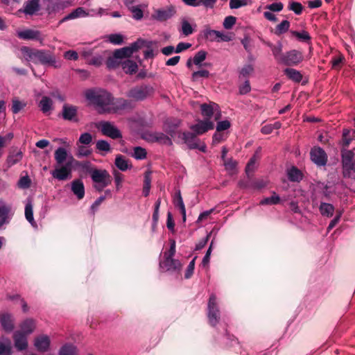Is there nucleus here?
I'll return each mask as SVG.
<instances>
[{"label": "nucleus", "instance_id": "nucleus-1", "mask_svg": "<svg viewBox=\"0 0 355 355\" xmlns=\"http://www.w3.org/2000/svg\"><path fill=\"white\" fill-rule=\"evenodd\" d=\"M85 96L91 103L98 108L101 113L109 111L110 95L101 89H89L85 91Z\"/></svg>", "mask_w": 355, "mask_h": 355}, {"label": "nucleus", "instance_id": "nucleus-2", "mask_svg": "<svg viewBox=\"0 0 355 355\" xmlns=\"http://www.w3.org/2000/svg\"><path fill=\"white\" fill-rule=\"evenodd\" d=\"M176 244L174 239L170 240V248L164 252L163 260L159 263V269L162 271L179 272L182 264L179 260L173 259L175 254Z\"/></svg>", "mask_w": 355, "mask_h": 355}, {"label": "nucleus", "instance_id": "nucleus-3", "mask_svg": "<svg viewBox=\"0 0 355 355\" xmlns=\"http://www.w3.org/2000/svg\"><path fill=\"white\" fill-rule=\"evenodd\" d=\"M154 88L150 85L142 84L132 87L128 92V97L135 101H143L150 97Z\"/></svg>", "mask_w": 355, "mask_h": 355}, {"label": "nucleus", "instance_id": "nucleus-4", "mask_svg": "<svg viewBox=\"0 0 355 355\" xmlns=\"http://www.w3.org/2000/svg\"><path fill=\"white\" fill-rule=\"evenodd\" d=\"M141 137L148 142L158 143L167 146H171L173 144L168 136L160 132L145 131L142 133Z\"/></svg>", "mask_w": 355, "mask_h": 355}, {"label": "nucleus", "instance_id": "nucleus-5", "mask_svg": "<svg viewBox=\"0 0 355 355\" xmlns=\"http://www.w3.org/2000/svg\"><path fill=\"white\" fill-rule=\"evenodd\" d=\"M341 155L343 175L345 177H349L352 172L355 173L354 153L352 150L343 149Z\"/></svg>", "mask_w": 355, "mask_h": 355}, {"label": "nucleus", "instance_id": "nucleus-6", "mask_svg": "<svg viewBox=\"0 0 355 355\" xmlns=\"http://www.w3.org/2000/svg\"><path fill=\"white\" fill-rule=\"evenodd\" d=\"M207 318L209 323L215 327L220 319V311L216 302V297L211 294L209 297L207 304Z\"/></svg>", "mask_w": 355, "mask_h": 355}, {"label": "nucleus", "instance_id": "nucleus-7", "mask_svg": "<svg viewBox=\"0 0 355 355\" xmlns=\"http://www.w3.org/2000/svg\"><path fill=\"white\" fill-rule=\"evenodd\" d=\"M91 178L98 191L105 188L110 182V174L105 170L94 169L90 171Z\"/></svg>", "mask_w": 355, "mask_h": 355}, {"label": "nucleus", "instance_id": "nucleus-8", "mask_svg": "<svg viewBox=\"0 0 355 355\" xmlns=\"http://www.w3.org/2000/svg\"><path fill=\"white\" fill-rule=\"evenodd\" d=\"M303 58L302 51L293 49L284 53L280 64L286 66H296L303 60Z\"/></svg>", "mask_w": 355, "mask_h": 355}, {"label": "nucleus", "instance_id": "nucleus-9", "mask_svg": "<svg viewBox=\"0 0 355 355\" xmlns=\"http://www.w3.org/2000/svg\"><path fill=\"white\" fill-rule=\"evenodd\" d=\"M72 165L71 162L68 161L64 165L53 170L51 173L52 176L58 180H67L71 178Z\"/></svg>", "mask_w": 355, "mask_h": 355}, {"label": "nucleus", "instance_id": "nucleus-10", "mask_svg": "<svg viewBox=\"0 0 355 355\" xmlns=\"http://www.w3.org/2000/svg\"><path fill=\"white\" fill-rule=\"evenodd\" d=\"M311 160L318 166H324L327 164L328 157L325 151L319 146H314L310 151Z\"/></svg>", "mask_w": 355, "mask_h": 355}, {"label": "nucleus", "instance_id": "nucleus-11", "mask_svg": "<svg viewBox=\"0 0 355 355\" xmlns=\"http://www.w3.org/2000/svg\"><path fill=\"white\" fill-rule=\"evenodd\" d=\"M202 34L204 38L209 42H230L232 40V37L229 35L210 28H205L202 31Z\"/></svg>", "mask_w": 355, "mask_h": 355}, {"label": "nucleus", "instance_id": "nucleus-12", "mask_svg": "<svg viewBox=\"0 0 355 355\" xmlns=\"http://www.w3.org/2000/svg\"><path fill=\"white\" fill-rule=\"evenodd\" d=\"M55 58L49 51L37 50L34 63H41L42 64H54Z\"/></svg>", "mask_w": 355, "mask_h": 355}, {"label": "nucleus", "instance_id": "nucleus-13", "mask_svg": "<svg viewBox=\"0 0 355 355\" xmlns=\"http://www.w3.org/2000/svg\"><path fill=\"white\" fill-rule=\"evenodd\" d=\"M214 123L209 119L200 120L196 124L190 127L196 135H202L208 130L214 129Z\"/></svg>", "mask_w": 355, "mask_h": 355}, {"label": "nucleus", "instance_id": "nucleus-14", "mask_svg": "<svg viewBox=\"0 0 355 355\" xmlns=\"http://www.w3.org/2000/svg\"><path fill=\"white\" fill-rule=\"evenodd\" d=\"M104 60H106L107 68H111V51L106 50L101 55L94 56L89 61V63L96 66L101 65Z\"/></svg>", "mask_w": 355, "mask_h": 355}, {"label": "nucleus", "instance_id": "nucleus-15", "mask_svg": "<svg viewBox=\"0 0 355 355\" xmlns=\"http://www.w3.org/2000/svg\"><path fill=\"white\" fill-rule=\"evenodd\" d=\"M50 338L46 335H40L37 336L34 340V346L40 352H46L50 347Z\"/></svg>", "mask_w": 355, "mask_h": 355}, {"label": "nucleus", "instance_id": "nucleus-16", "mask_svg": "<svg viewBox=\"0 0 355 355\" xmlns=\"http://www.w3.org/2000/svg\"><path fill=\"white\" fill-rule=\"evenodd\" d=\"M54 158L58 166L64 165V162L70 161L71 163L74 159L71 155H69L65 148L62 147L58 148L54 153Z\"/></svg>", "mask_w": 355, "mask_h": 355}, {"label": "nucleus", "instance_id": "nucleus-17", "mask_svg": "<svg viewBox=\"0 0 355 355\" xmlns=\"http://www.w3.org/2000/svg\"><path fill=\"white\" fill-rule=\"evenodd\" d=\"M78 108L76 106L64 104L62 107V118L67 121H78Z\"/></svg>", "mask_w": 355, "mask_h": 355}, {"label": "nucleus", "instance_id": "nucleus-18", "mask_svg": "<svg viewBox=\"0 0 355 355\" xmlns=\"http://www.w3.org/2000/svg\"><path fill=\"white\" fill-rule=\"evenodd\" d=\"M0 324L2 328L8 332H10L14 329V320L12 314L9 313H0Z\"/></svg>", "mask_w": 355, "mask_h": 355}, {"label": "nucleus", "instance_id": "nucleus-19", "mask_svg": "<svg viewBox=\"0 0 355 355\" xmlns=\"http://www.w3.org/2000/svg\"><path fill=\"white\" fill-rule=\"evenodd\" d=\"M175 13V9L172 7L166 9H159L153 15V18L159 21H164L171 18Z\"/></svg>", "mask_w": 355, "mask_h": 355}, {"label": "nucleus", "instance_id": "nucleus-20", "mask_svg": "<svg viewBox=\"0 0 355 355\" xmlns=\"http://www.w3.org/2000/svg\"><path fill=\"white\" fill-rule=\"evenodd\" d=\"M13 338L15 346L18 350L21 351L27 348V335L17 331L14 333Z\"/></svg>", "mask_w": 355, "mask_h": 355}, {"label": "nucleus", "instance_id": "nucleus-21", "mask_svg": "<svg viewBox=\"0 0 355 355\" xmlns=\"http://www.w3.org/2000/svg\"><path fill=\"white\" fill-rule=\"evenodd\" d=\"M180 24L181 28L180 29V33L184 36L191 35L196 27V24L194 22L190 23L186 17H182L181 19Z\"/></svg>", "mask_w": 355, "mask_h": 355}, {"label": "nucleus", "instance_id": "nucleus-22", "mask_svg": "<svg viewBox=\"0 0 355 355\" xmlns=\"http://www.w3.org/2000/svg\"><path fill=\"white\" fill-rule=\"evenodd\" d=\"M18 37L23 40H41V33L38 31L26 29L17 33Z\"/></svg>", "mask_w": 355, "mask_h": 355}, {"label": "nucleus", "instance_id": "nucleus-23", "mask_svg": "<svg viewBox=\"0 0 355 355\" xmlns=\"http://www.w3.org/2000/svg\"><path fill=\"white\" fill-rule=\"evenodd\" d=\"M196 134L185 132L182 134V139L190 149H196L198 147L199 139L196 138Z\"/></svg>", "mask_w": 355, "mask_h": 355}, {"label": "nucleus", "instance_id": "nucleus-24", "mask_svg": "<svg viewBox=\"0 0 355 355\" xmlns=\"http://www.w3.org/2000/svg\"><path fill=\"white\" fill-rule=\"evenodd\" d=\"M71 191L79 200L83 198L85 196V187L81 180L76 179L71 182Z\"/></svg>", "mask_w": 355, "mask_h": 355}, {"label": "nucleus", "instance_id": "nucleus-25", "mask_svg": "<svg viewBox=\"0 0 355 355\" xmlns=\"http://www.w3.org/2000/svg\"><path fill=\"white\" fill-rule=\"evenodd\" d=\"M200 109L202 116L206 118L205 119L210 120L214 114V110L218 109V105L215 103L210 104L203 103L201 105Z\"/></svg>", "mask_w": 355, "mask_h": 355}, {"label": "nucleus", "instance_id": "nucleus-26", "mask_svg": "<svg viewBox=\"0 0 355 355\" xmlns=\"http://www.w3.org/2000/svg\"><path fill=\"white\" fill-rule=\"evenodd\" d=\"M114 164L115 166L121 171H126L127 170L130 169L132 166L129 159L121 155L116 156Z\"/></svg>", "mask_w": 355, "mask_h": 355}, {"label": "nucleus", "instance_id": "nucleus-27", "mask_svg": "<svg viewBox=\"0 0 355 355\" xmlns=\"http://www.w3.org/2000/svg\"><path fill=\"white\" fill-rule=\"evenodd\" d=\"M22 157L23 154L19 150L15 149L10 151L6 160L8 167H10L18 163L22 159Z\"/></svg>", "mask_w": 355, "mask_h": 355}, {"label": "nucleus", "instance_id": "nucleus-28", "mask_svg": "<svg viewBox=\"0 0 355 355\" xmlns=\"http://www.w3.org/2000/svg\"><path fill=\"white\" fill-rule=\"evenodd\" d=\"M173 204L175 207L179 208L182 216V220L186 221V209L181 196L180 191H178L174 196Z\"/></svg>", "mask_w": 355, "mask_h": 355}, {"label": "nucleus", "instance_id": "nucleus-29", "mask_svg": "<svg viewBox=\"0 0 355 355\" xmlns=\"http://www.w3.org/2000/svg\"><path fill=\"white\" fill-rule=\"evenodd\" d=\"M287 176L291 182H300L303 178V174L300 170L295 166H292L287 170Z\"/></svg>", "mask_w": 355, "mask_h": 355}, {"label": "nucleus", "instance_id": "nucleus-30", "mask_svg": "<svg viewBox=\"0 0 355 355\" xmlns=\"http://www.w3.org/2000/svg\"><path fill=\"white\" fill-rule=\"evenodd\" d=\"M40 9L39 0H31L24 5V12L26 15H33Z\"/></svg>", "mask_w": 355, "mask_h": 355}, {"label": "nucleus", "instance_id": "nucleus-31", "mask_svg": "<svg viewBox=\"0 0 355 355\" xmlns=\"http://www.w3.org/2000/svg\"><path fill=\"white\" fill-rule=\"evenodd\" d=\"M20 327V331L26 335H28L34 331L35 328V322L31 318H28L21 324Z\"/></svg>", "mask_w": 355, "mask_h": 355}, {"label": "nucleus", "instance_id": "nucleus-32", "mask_svg": "<svg viewBox=\"0 0 355 355\" xmlns=\"http://www.w3.org/2000/svg\"><path fill=\"white\" fill-rule=\"evenodd\" d=\"M123 71L127 74L135 73L138 68L137 63L131 60H126L121 63Z\"/></svg>", "mask_w": 355, "mask_h": 355}, {"label": "nucleus", "instance_id": "nucleus-33", "mask_svg": "<svg viewBox=\"0 0 355 355\" xmlns=\"http://www.w3.org/2000/svg\"><path fill=\"white\" fill-rule=\"evenodd\" d=\"M284 74L291 80L295 83H300L302 79L301 73L293 68H286L284 71Z\"/></svg>", "mask_w": 355, "mask_h": 355}, {"label": "nucleus", "instance_id": "nucleus-34", "mask_svg": "<svg viewBox=\"0 0 355 355\" xmlns=\"http://www.w3.org/2000/svg\"><path fill=\"white\" fill-rule=\"evenodd\" d=\"M129 103L123 98H112V112H116L128 107Z\"/></svg>", "mask_w": 355, "mask_h": 355}, {"label": "nucleus", "instance_id": "nucleus-35", "mask_svg": "<svg viewBox=\"0 0 355 355\" xmlns=\"http://www.w3.org/2000/svg\"><path fill=\"white\" fill-rule=\"evenodd\" d=\"M87 15V14L86 13L85 10L83 8L79 7V8H76V10H73L71 13H69L67 16H65L61 20L60 22H63V21H65L69 20V19H76L78 17H83Z\"/></svg>", "mask_w": 355, "mask_h": 355}, {"label": "nucleus", "instance_id": "nucleus-36", "mask_svg": "<svg viewBox=\"0 0 355 355\" xmlns=\"http://www.w3.org/2000/svg\"><path fill=\"white\" fill-rule=\"evenodd\" d=\"M36 51L37 49H33L27 46H22L21 48V52L25 60L28 62H35Z\"/></svg>", "mask_w": 355, "mask_h": 355}, {"label": "nucleus", "instance_id": "nucleus-37", "mask_svg": "<svg viewBox=\"0 0 355 355\" xmlns=\"http://www.w3.org/2000/svg\"><path fill=\"white\" fill-rule=\"evenodd\" d=\"M53 101L47 96H43L40 101L39 107L43 113H47L52 110Z\"/></svg>", "mask_w": 355, "mask_h": 355}, {"label": "nucleus", "instance_id": "nucleus-38", "mask_svg": "<svg viewBox=\"0 0 355 355\" xmlns=\"http://www.w3.org/2000/svg\"><path fill=\"white\" fill-rule=\"evenodd\" d=\"M319 209L322 216L331 217L334 214V207L330 203L322 202Z\"/></svg>", "mask_w": 355, "mask_h": 355}, {"label": "nucleus", "instance_id": "nucleus-39", "mask_svg": "<svg viewBox=\"0 0 355 355\" xmlns=\"http://www.w3.org/2000/svg\"><path fill=\"white\" fill-rule=\"evenodd\" d=\"M10 209V206L3 202L0 204V226L8 222V216Z\"/></svg>", "mask_w": 355, "mask_h": 355}, {"label": "nucleus", "instance_id": "nucleus-40", "mask_svg": "<svg viewBox=\"0 0 355 355\" xmlns=\"http://www.w3.org/2000/svg\"><path fill=\"white\" fill-rule=\"evenodd\" d=\"M59 355H77V348L72 344L67 343L60 349Z\"/></svg>", "mask_w": 355, "mask_h": 355}, {"label": "nucleus", "instance_id": "nucleus-41", "mask_svg": "<svg viewBox=\"0 0 355 355\" xmlns=\"http://www.w3.org/2000/svg\"><path fill=\"white\" fill-rule=\"evenodd\" d=\"M132 55V54L131 53L130 49H129V46H125L121 49H116L112 53V57L115 58H129Z\"/></svg>", "mask_w": 355, "mask_h": 355}, {"label": "nucleus", "instance_id": "nucleus-42", "mask_svg": "<svg viewBox=\"0 0 355 355\" xmlns=\"http://www.w3.org/2000/svg\"><path fill=\"white\" fill-rule=\"evenodd\" d=\"M291 34L301 42L309 43L311 41V36L306 31H302L301 32L292 31H291Z\"/></svg>", "mask_w": 355, "mask_h": 355}, {"label": "nucleus", "instance_id": "nucleus-43", "mask_svg": "<svg viewBox=\"0 0 355 355\" xmlns=\"http://www.w3.org/2000/svg\"><path fill=\"white\" fill-rule=\"evenodd\" d=\"M283 46L281 42H278L277 44L272 48V53L276 60V61L280 64L282 58L284 57L282 53Z\"/></svg>", "mask_w": 355, "mask_h": 355}, {"label": "nucleus", "instance_id": "nucleus-44", "mask_svg": "<svg viewBox=\"0 0 355 355\" xmlns=\"http://www.w3.org/2000/svg\"><path fill=\"white\" fill-rule=\"evenodd\" d=\"M282 126V123L279 121H275L273 123H268L264 125L261 129V132L264 135L270 134L274 130L279 129Z\"/></svg>", "mask_w": 355, "mask_h": 355}, {"label": "nucleus", "instance_id": "nucleus-45", "mask_svg": "<svg viewBox=\"0 0 355 355\" xmlns=\"http://www.w3.org/2000/svg\"><path fill=\"white\" fill-rule=\"evenodd\" d=\"M25 217L26 219L32 225L35 224L33 217V205L31 201L28 202L25 206Z\"/></svg>", "mask_w": 355, "mask_h": 355}, {"label": "nucleus", "instance_id": "nucleus-46", "mask_svg": "<svg viewBox=\"0 0 355 355\" xmlns=\"http://www.w3.org/2000/svg\"><path fill=\"white\" fill-rule=\"evenodd\" d=\"M147 152L145 148L141 146H136L133 148V153L132 156L137 159L142 160L146 157Z\"/></svg>", "mask_w": 355, "mask_h": 355}, {"label": "nucleus", "instance_id": "nucleus-47", "mask_svg": "<svg viewBox=\"0 0 355 355\" xmlns=\"http://www.w3.org/2000/svg\"><path fill=\"white\" fill-rule=\"evenodd\" d=\"M290 25L291 24L289 21L283 20L276 26L275 33L277 35H280L286 33L290 28Z\"/></svg>", "mask_w": 355, "mask_h": 355}, {"label": "nucleus", "instance_id": "nucleus-48", "mask_svg": "<svg viewBox=\"0 0 355 355\" xmlns=\"http://www.w3.org/2000/svg\"><path fill=\"white\" fill-rule=\"evenodd\" d=\"M252 3V0H230V8L231 9H238L250 5Z\"/></svg>", "mask_w": 355, "mask_h": 355}, {"label": "nucleus", "instance_id": "nucleus-49", "mask_svg": "<svg viewBox=\"0 0 355 355\" xmlns=\"http://www.w3.org/2000/svg\"><path fill=\"white\" fill-rule=\"evenodd\" d=\"M12 112L14 114L19 113L21 110H23L26 106V103L24 101H19L17 98L12 99Z\"/></svg>", "mask_w": 355, "mask_h": 355}, {"label": "nucleus", "instance_id": "nucleus-50", "mask_svg": "<svg viewBox=\"0 0 355 355\" xmlns=\"http://www.w3.org/2000/svg\"><path fill=\"white\" fill-rule=\"evenodd\" d=\"M280 202V198L275 192L270 197L265 198L260 201V204L264 205H277Z\"/></svg>", "mask_w": 355, "mask_h": 355}, {"label": "nucleus", "instance_id": "nucleus-51", "mask_svg": "<svg viewBox=\"0 0 355 355\" xmlns=\"http://www.w3.org/2000/svg\"><path fill=\"white\" fill-rule=\"evenodd\" d=\"M151 185V178L148 173H146L144 175V186H143V195L147 197L150 193Z\"/></svg>", "mask_w": 355, "mask_h": 355}, {"label": "nucleus", "instance_id": "nucleus-52", "mask_svg": "<svg viewBox=\"0 0 355 355\" xmlns=\"http://www.w3.org/2000/svg\"><path fill=\"white\" fill-rule=\"evenodd\" d=\"M207 52L205 51L201 50L198 51L193 58V62L195 65L200 66L201 63L206 59Z\"/></svg>", "mask_w": 355, "mask_h": 355}, {"label": "nucleus", "instance_id": "nucleus-53", "mask_svg": "<svg viewBox=\"0 0 355 355\" xmlns=\"http://www.w3.org/2000/svg\"><path fill=\"white\" fill-rule=\"evenodd\" d=\"M288 8V10H292L293 12H294L295 14L298 15H300L303 10V6L302 3L294 1H291L289 2Z\"/></svg>", "mask_w": 355, "mask_h": 355}, {"label": "nucleus", "instance_id": "nucleus-54", "mask_svg": "<svg viewBox=\"0 0 355 355\" xmlns=\"http://www.w3.org/2000/svg\"><path fill=\"white\" fill-rule=\"evenodd\" d=\"M350 130L347 129H344L343 132V137L342 139L340 141V144L342 145L343 148H347L351 142V138H350Z\"/></svg>", "mask_w": 355, "mask_h": 355}, {"label": "nucleus", "instance_id": "nucleus-55", "mask_svg": "<svg viewBox=\"0 0 355 355\" xmlns=\"http://www.w3.org/2000/svg\"><path fill=\"white\" fill-rule=\"evenodd\" d=\"M254 71V67L252 64L244 65L239 72V78H248L250 73Z\"/></svg>", "mask_w": 355, "mask_h": 355}, {"label": "nucleus", "instance_id": "nucleus-56", "mask_svg": "<svg viewBox=\"0 0 355 355\" xmlns=\"http://www.w3.org/2000/svg\"><path fill=\"white\" fill-rule=\"evenodd\" d=\"M145 43L146 41L141 38L138 39L137 41L132 43L129 46V49H130L132 54L137 51L139 49H141L145 45Z\"/></svg>", "mask_w": 355, "mask_h": 355}, {"label": "nucleus", "instance_id": "nucleus-57", "mask_svg": "<svg viewBox=\"0 0 355 355\" xmlns=\"http://www.w3.org/2000/svg\"><path fill=\"white\" fill-rule=\"evenodd\" d=\"M210 73L209 71L205 69L199 70L197 71H194L192 73V80L193 81H198L200 78H208Z\"/></svg>", "mask_w": 355, "mask_h": 355}, {"label": "nucleus", "instance_id": "nucleus-58", "mask_svg": "<svg viewBox=\"0 0 355 355\" xmlns=\"http://www.w3.org/2000/svg\"><path fill=\"white\" fill-rule=\"evenodd\" d=\"M130 10L132 14V17L134 19L137 20H140L141 19H142L144 13L140 6H132L130 8Z\"/></svg>", "mask_w": 355, "mask_h": 355}, {"label": "nucleus", "instance_id": "nucleus-59", "mask_svg": "<svg viewBox=\"0 0 355 355\" xmlns=\"http://www.w3.org/2000/svg\"><path fill=\"white\" fill-rule=\"evenodd\" d=\"M100 126L102 133L104 135L111 137V123L110 122H103L101 123L97 128H100Z\"/></svg>", "mask_w": 355, "mask_h": 355}, {"label": "nucleus", "instance_id": "nucleus-60", "mask_svg": "<svg viewBox=\"0 0 355 355\" xmlns=\"http://www.w3.org/2000/svg\"><path fill=\"white\" fill-rule=\"evenodd\" d=\"M255 164H256V157L255 155H254L252 157L250 158L248 163L247 164V166L245 167V173L247 176L249 178L250 174L251 173H253L255 168Z\"/></svg>", "mask_w": 355, "mask_h": 355}, {"label": "nucleus", "instance_id": "nucleus-61", "mask_svg": "<svg viewBox=\"0 0 355 355\" xmlns=\"http://www.w3.org/2000/svg\"><path fill=\"white\" fill-rule=\"evenodd\" d=\"M236 18L234 16H227L225 18L223 25L225 29H231L235 24Z\"/></svg>", "mask_w": 355, "mask_h": 355}, {"label": "nucleus", "instance_id": "nucleus-62", "mask_svg": "<svg viewBox=\"0 0 355 355\" xmlns=\"http://www.w3.org/2000/svg\"><path fill=\"white\" fill-rule=\"evenodd\" d=\"M266 8L272 12H280L284 8V4L282 2H275L267 5Z\"/></svg>", "mask_w": 355, "mask_h": 355}, {"label": "nucleus", "instance_id": "nucleus-63", "mask_svg": "<svg viewBox=\"0 0 355 355\" xmlns=\"http://www.w3.org/2000/svg\"><path fill=\"white\" fill-rule=\"evenodd\" d=\"M251 91V86L250 81L246 80L243 84L241 85L239 87V94L241 95L247 94Z\"/></svg>", "mask_w": 355, "mask_h": 355}, {"label": "nucleus", "instance_id": "nucleus-64", "mask_svg": "<svg viewBox=\"0 0 355 355\" xmlns=\"http://www.w3.org/2000/svg\"><path fill=\"white\" fill-rule=\"evenodd\" d=\"M196 257H194L189 263L188 266H187V268L186 270V272H185V275H184V277L186 279H189L193 273V271H194V268H195V261H196Z\"/></svg>", "mask_w": 355, "mask_h": 355}]
</instances>
